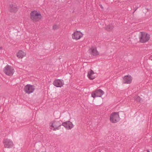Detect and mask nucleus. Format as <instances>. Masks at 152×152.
I'll return each instance as SVG.
<instances>
[{"label":"nucleus","instance_id":"1","mask_svg":"<svg viewBox=\"0 0 152 152\" xmlns=\"http://www.w3.org/2000/svg\"><path fill=\"white\" fill-rule=\"evenodd\" d=\"M30 18L33 22H37L41 19L42 16L37 11H34L31 12Z\"/></svg>","mask_w":152,"mask_h":152},{"label":"nucleus","instance_id":"2","mask_svg":"<svg viewBox=\"0 0 152 152\" xmlns=\"http://www.w3.org/2000/svg\"><path fill=\"white\" fill-rule=\"evenodd\" d=\"M150 35L144 32H141L139 37L140 41L141 43H145L150 39Z\"/></svg>","mask_w":152,"mask_h":152},{"label":"nucleus","instance_id":"3","mask_svg":"<svg viewBox=\"0 0 152 152\" xmlns=\"http://www.w3.org/2000/svg\"><path fill=\"white\" fill-rule=\"evenodd\" d=\"M4 72L6 75L11 76L13 74L14 69L11 66L7 65L4 67Z\"/></svg>","mask_w":152,"mask_h":152},{"label":"nucleus","instance_id":"4","mask_svg":"<svg viewBox=\"0 0 152 152\" xmlns=\"http://www.w3.org/2000/svg\"><path fill=\"white\" fill-rule=\"evenodd\" d=\"M119 116L118 113L114 112L111 114L110 116V120L112 123H116L119 120Z\"/></svg>","mask_w":152,"mask_h":152},{"label":"nucleus","instance_id":"5","mask_svg":"<svg viewBox=\"0 0 152 152\" xmlns=\"http://www.w3.org/2000/svg\"><path fill=\"white\" fill-rule=\"evenodd\" d=\"M35 88L34 86L28 84L24 88V91L26 93L30 94L32 93L34 90Z\"/></svg>","mask_w":152,"mask_h":152},{"label":"nucleus","instance_id":"6","mask_svg":"<svg viewBox=\"0 0 152 152\" xmlns=\"http://www.w3.org/2000/svg\"><path fill=\"white\" fill-rule=\"evenodd\" d=\"M61 125V123L58 121H54L50 123V129L53 130L58 129L59 127Z\"/></svg>","mask_w":152,"mask_h":152},{"label":"nucleus","instance_id":"7","mask_svg":"<svg viewBox=\"0 0 152 152\" xmlns=\"http://www.w3.org/2000/svg\"><path fill=\"white\" fill-rule=\"evenodd\" d=\"M104 94V92L101 89H99L96 90L91 94V96L94 98L96 97H101Z\"/></svg>","mask_w":152,"mask_h":152},{"label":"nucleus","instance_id":"8","mask_svg":"<svg viewBox=\"0 0 152 152\" xmlns=\"http://www.w3.org/2000/svg\"><path fill=\"white\" fill-rule=\"evenodd\" d=\"M3 142L4 146L5 148H10L13 145L12 142L10 140L7 139H4Z\"/></svg>","mask_w":152,"mask_h":152},{"label":"nucleus","instance_id":"9","mask_svg":"<svg viewBox=\"0 0 152 152\" xmlns=\"http://www.w3.org/2000/svg\"><path fill=\"white\" fill-rule=\"evenodd\" d=\"M89 53L93 56L98 55L99 53L97 50L95 46H91L88 50Z\"/></svg>","mask_w":152,"mask_h":152},{"label":"nucleus","instance_id":"10","mask_svg":"<svg viewBox=\"0 0 152 152\" xmlns=\"http://www.w3.org/2000/svg\"><path fill=\"white\" fill-rule=\"evenodd\" d=\"M82 36V33L79 31H75L72 34V39L76 40L80 39Z\"/></svg>","mask_w":152,"mask_h":152},{"label":"nucleus","instance_id":"11","mask_svg":"<svg viewBox=\"0 0 152 152\" xmlns=\"http://www.w3.org/2000/svg\"><path fill=\"white\" fill-rule=\"evenodd\" d=\"M53 85L56 87H61L63 86L64 84V82L62 80L59 79L55 80L53 83Z\"/></svg>","mask_w":152,"mask_h":152},{"label":"nucleus","instance_id":"12","mask_svg":"<svg viewBox=\"0 0 152 152\" xmlns=\"http://www.w3.org/2000/svg\"><path fill=\"white\" fill-rule=\"evenodd\" d=\"M10 11L12 12L15 13L18 11L17 6L15 4H11L9 7Z\"/></svg>","mask_w":152,"mask_h":152},{"label":"nucleus","instance_id":"13","mask_svg":"<svg viewBox=\"0 0 152 152\" xmlns=\"http://www.w3.org/2000/svg\"><path fill=\"white\" fill-rule=\"evenodd\" d=\"M132 80V78L130 75L125 76L123 78V83H124L129 84Z\"/></svg>","mask_w":152,"mask_h":152},{"label":"nucleus","instance_id":"14","mask_svg":"<svg viewBox=\"0 0 152 152\" xmlns=\"http://www.w3.org/2000/svg\"><path fill=\"white\" fill-rule=\"evenodd\" d=\"M62 124L66 129H71L73 127V124L70 121L63 123Z\"/></svg>","mask_w":152,"mask_h":152},{"label":"nucleus","instance_id":"15","mask_svg":"<svg viewBox=\"0 0 152 152\" xmlns=\"http://www.w3.org/2000/svg\"><path fill=\"white\" fill-rule=\"evenodd\" d=\"M95 73L92 70H90L88 72V76L90 80H93L95 77Z\"/></svg>","mask_w":152,"mask_h":152},{"label":"nucleus","instance_id":"16","mask_svg":"<svg viewBox=\"0 0 152 152\" xmlns=\"http://www.w3.org/2000/svg\"><path fill=\"white\" fill-rule=\"evenodd\" d=\"M26 55V53L22 50H20L17 54V56L18 57L20 58H22Z\"/></svg>","mask_w":152,"mask_h":152},{"label":"nucleus","instance_id":"17","mask_svg":"<svg viewBox=\"0 0 152 152\" xmlns=\"http://www.w3.org/2000/svg\"><path fill=\"white\" fill-rule=\"evenodd\" d=\"M114 27L112 25L107 26L105 27L106 29L109 31H112L113 28Z\"/></svg>","mask_w":152,"mask_h":152},{"label":"nucleus","instance_id":"18","mask_svg":"<svg viewBox=\"0 0 152 152\" xmlns=\"http://www.w3.org/2000/svg\"><path fill=\"white\" fill-rule=\"evenodd\" d=\"M135 99L137 101L140 102H141L142 101V99H141L139 96H136L135 98Z\"/></svg>","mask_w":152,"mask_h":152},{"label":"nucleus","instance_id":"19","mask_svg":"<svg viewBox=\"0 0 152 152\" xmlns=\"http://www.w3.org/2000/svg\"><path fill=\"white\" fill-rule=\"evenodd\" d=\"M58 28V26L56 25H55L53 26V28L54 30Z\"/></svg>","mask_w":152,"mask_h":152},{"label":"nucleus","instance_id":"20","mask_svg":"<svg viewBox=\"0 0 152 152\" xmlns=\"http://www.w3.org/2000/svg\"><path fill=\"white\" fill-rule=\"evenodd\" d=\"M150 58L151 60H152V56H150Z\"/></svg>","mask_w":152,"mask_h":152},{"label":"nucleus","instance_id":"21","mask_svg":"<svg viewBox=\"0 0 152 152\" xmlns=\"http://www.w3.org/2000/svg\"><path fill=\"white\" fill-rule=\"evenodd\" d=\"M100 6L102 9H103V7L102 6V5H100Z\"/></svg>","mask_w":152,"mask_h":152},{"label":"nucleus","instance_id":"22","mask_svg":"<svg viewBox=\"0 0 152 152\" xmlns=\"http://www.w3.org/2000/svg\"><path fill=\"white\" fill-rule=\"evenodd\" d=\"M146 151H147V152H150L149 150H147ZM143 152H146L145 151H143Z\"/></svg>","mask_w":152,"mask_h":152},{"label":"nucleus","instance_id":"23","mask_svg":"<svg viewBox=\"0 0 152 152\" xmlns=\"http://www.w3.org/2000/svg\"><path fill=\"white\" fill-rule=\"evenodd\" d=\"M2 47H0V49H2Z\"/></svg>","mask_w":152,"mask_h":152}]
</instances>
